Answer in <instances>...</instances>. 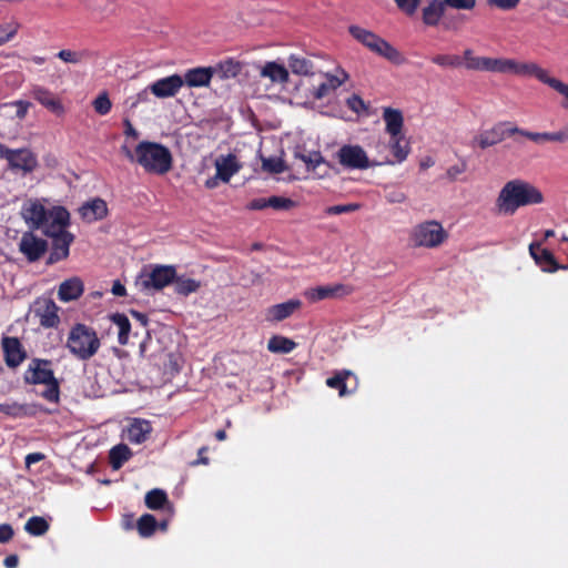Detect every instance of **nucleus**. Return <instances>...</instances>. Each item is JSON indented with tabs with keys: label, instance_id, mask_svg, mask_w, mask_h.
<instances>
[{
	"label": "nucleus",
	"instance_id": "nucleus-1",
	"mask_svg": "<svg viewBox=\"0 0 568 568\" xmlns=\"http://www.w3.org/2000/svg\"><path fill=\"white\" fill-rule=\"evenodd\" d=\"M542 202L544 195L538 187L525 180L514 179L499 191L496 207L499 214L514 215L519 207Z\"/></svg>",
	"mask_w": 568,
	"mask_h": 568
},
{
	"label": "nucleus",
	"instance_id": "nucleus-2",
	"mask_svg": "<svg viewBox=\"0 0 568 568\" xmlns=\"http://www.w3.org/2000/svg\"><path fill=\"white\" fill-rule=\"evenodd\" d=\"M123 150L126 156L135 160L146 173L164 175L172 169V153L161 143L142 141L135 146L134 154L125 146Z\"/></svg>",
	"mask_w": 568,
	"mask_h": 568
},
{
	"label": "nucleus",
	"instance_id": "nucleus-3",
	"mask_svg": "<svg viewBox=\"0 0 568 568\" xmlns=\"http://www.w3.org/2000/svg\"><path fill=\"white\" fill-rule=\"evenodd\" d=\"M26 384H43L47 388L41 396L50 403H58L60 397V384L55 378L52 362L43 358H32L23 375Z\"/></svg>",
	"mask_w": 568,
	"mask_h": 568
},
{
	"label": "nucleus",
	"instance_id": "nucleus-4",
	"mask_svg": "<svg viewBox=\"0 0 568 568\" xmlns=\"http://www.w3.org/2000/svg\"><path fill=\"white\" fill-rule=\"evenodd\" d=\"M65 347L77 359L89 361L99 352L101 341L92 327L77 323L69 332Z\"/></svg>",
	"mask_w": 568,
	"mask_h": 568
},
{
	"label": "nucleus",
	"instance_id": "nucleus-5",
	"mask_svg": "<svg viewBox=\"0 0 568 568\" xmlns=\"http://www.w3.org/2000/svg\"><path fill=\"white\" fill-rule=\"evenodd\" d=\"M351 36L375 54L385 58L389 62L399 65L405 62L403 54L388 41L378 34L359 26L348 28Z\"/></svg>",
	"mask_w": 568,
	"mask_h": 568
},
{
	"label": "nucleus",
	"instance_id": "nucleus-6",
	"mask_svg": "<svg viewBox=\"0 0 568 568\" xmlns=\"http://www.w3.org/2000/svg\"><path fill=\"white\" fill-rule=\"evenodd\" d=\"M500 73L535 78L551 89L557 81V78L550 77L546 69L531 61L521 62L503 58Z\"/></svg>",
	"mask_w": 568,
	"mask_h": 568
},
{
	"label": "nucleus",
	"instance_id": "nucleus-7",
	"mask_svg": "<svg viewBox=\"0 0 568 568\" xmlns=\"http://www.w3.org/2000/svg\"><path fill=\"white\" fill-rule=\"evenodd\" d=\"M341 165L349 170H366L381 163L369 161L365 150L358 144H345L336 153Z\"/></svg>",
	"mask_w": 568,
	"mask_h": 568
},
{
	"label": "nucleus",
	"instance_id": "nucleus-8",
	"mask_svg": "<svg viewBox=\"0 0 568 568\" xmlns=\"http://www.w3.org/2000/svg\"><path fill=\"white\" fill-rule=\"evenodd\" d=\"M0 158L8 161V168L11 171L32 172L37 165V156L28 149H9L0 143Z\"/></svg>",
	"mask_w": 568,
	"mask_h": 568
},
{
	"label": "nucleus",
	"instance_id": "nucleus-9",
	"mask_svg": "<svg viewBox=\"0 0 568 568\" xmlns=\"http://www.w3.org/2000/svg\"><path fill=\"white\" fill-rule=\"evenodd\" d=\"M519 128L509 121L496 123L491 129L485 130L474 138L473 145H478L485 150L489 146L496 145L504 141L506 138L518 134Z\"/></svg>",
	"mask_w": 568,
	"mask_h": 568
},
{
	"label": "nucleus",
	"instance_id": "nucleus-10",
	"mask_svg": "<svg viewBox=\"0 0 568 568\" xmlns=\"http://www.w3.org/2000/svg\"><path fill=\"white\" fill-rule=\"evenodd\" d=\"M447 237L443 226L436 221H429L417 225L413 233L415 245L435 247Z\"/></svg>",
	"mask_w": 568,
	"mask_h": 568
},
{
	"label": "nucleus",
	"instance_id": "nucleus-11",
	"mask_svg": "<svg viewBox=\"0 0 568 568\" xmlns=\"http://www.w3.org/2000/svg\"><path fill=\"white\" fill-rule=\"evenodd\" d=\"M18 247L29 263H34L47 253L48 242L38 237L33 231H27L22 233Z\"/></svg>",
	"mask_w": 568,
	"mask_h": 568
},
{
	"label": "nucleus",
	"instance_id": "nucleus-12",
	"mask_svg": "<svg viewBox=\"0 0 568 568\" xmlns=\"http://www.w3.org/2000/svg\"><path fill=\"white\" fill-rule=\"evenodd\" d=\"M175 267L171 265H156L148 273H142L141 285L143 288L162 290L175 278Z\"/></svg>",
	"mask_w": 568,
	"mask_h": 568
},
{
	"label": "nucleus",
	"instance_id": "nucleus-13",
	"mask_svg": "<svg viewBox=\"0 0 568 568\" xmlns=\"http://www.w3.org/2000/svg\"><path fill=\"white\" fill-rule=\"evenodd\" d=\"M70 225V214L62 207L58 206L51 210L48 222L40 229L49 239H55L62 234H69L67 227Z\"/></svg>",
	"mask_w": 568,
	"mask_h": 568
},
{
	"label": "nucleus",
	"instance_id": "nucleus-14",
	"mask_svg": "<svg viewBox=\"0 0 568 568\" xmlns=\"http://www.w3.org/2000/svg\"><path fill=\"white\" fill-rule=\"evenodd\" d=\"M59 307L53 300L47 297L37 298L33 305V314L39 318L41 326L45 328L57 327L60 323Z\"/></svg>",
	"mask_w": 568,
	"mask_h": 568
},
{
	"label": "nucleus",
	"instance_id": "nucleus-15",
	"mask_svg": "<svg viewBox=\"0 0 568 568\" xmlns=\"http://www.w3.org/2000/svg\"><path fill=\"white\" fill-rule=\"evenodd\" d=\"M51 210H47L39 201H29L21 209L22 219L29 231L40 230L48 222Z\"/></svg>",
	"mask_w": 568,
	"mask_h": 568
},
{
	"label": "nucleus",
	"instance_id": "nucleus-16",
	"mask_svg": "<svg viewBox=\"0 0 568 568\" xmlns=\"http://www.w3.org/2000/svg\"><path fill=\"white\" fill-rule=\"evenodd\" d=\"M184 85V80L180 74H172L156 80L148 89L160 99L174 97Z\"/></svg>",
	"mask_w": 568,
	"mask_h": 568
},
{
	"label": "nucleus",
	"instance_id": "nucleus-17",
	"mask_svg": "<svg viewBox=\"0 0 568 568\" xmlns=\"http://www.w3.org/2000/svg\"><path fill=\"white\" fill-rule=\"evenodd\" d=\"M464 61L467 70L500 73L503 58L475 57L470 49H466Z\"/></svg>",
	"mask_w": 568,
	"mask_h": 568
},
{
	"label": "nucleus",
	"instance_id": "nucleus-18",
	"mask_svg": "<svg viewBox=\"0 0 568 568\" xmlns=\"http://www.w3.org/2000/svg\"><path fill=\"white\" fill-rule=\"evenodd\" d=\"M529 253L530 256L534 258L536 264L544 271V272H556L560 268L566 270L567 266L560 265L554 254L548 250L541 246V243L539 242H532L529 245Z\"/></svg>",
	"mask_w": 568,
	"mask_h": 568
},
{
	"label": "nucleus",
	"instance_id": "nucleus-19",
	"mask_svg": "<svg viewBox=\"0 0 568 568\" xmlns=\"http://www.w3.org/2000/svg\"><path fill=\"white\" fill-rule=\"evenodd\" d=\"M31 97L51 113L60 116L64 113L61 100L49 89L42 85H33Z\"/></svg>",
	"mask_w": 568,
	"mask_h": 568
},
{
	"label": "nucleus",
	"instance_id": "nucleus-20",
	"mask_svg": "<svg viewBox=\"0 0 568 568\" xmlns=\"http://www.w3.org/2000/svg\"><path fill=\"white\" fill-rule=\"evenodd\" d=\"M2 349L8 367H18L27 357V353L18 337H2Z\"/></svg>",
	"mask_w": 568,
	"mask_h": 568
},
{
	"label": "nucleus",
	"instance_id": "nucleus-21",
	"mask_svg": "<svg viewBox=\"0 0 568 568\" xmlns=\"http://www.w3.org/2000/svg\"><path fill=\"white\" fill-rule=\"evenodd\" d=\"M74 241V235L72 233L62 234L55 239L51 240V248L49 256L45 261L47 265H53L61 261H64L70 255V246Z\"/></svg>",
	"mask_w": 568,
	"mask_h": 568
},
{
	"label": "nucleus",
	"instance_id": "nucleus-22",
	"mask_svg": "<svg viewBox=\"0 0 568 568\" xmlns=\"http://www.w3.org/2000/svg\"><path fill=\"white\" fill-rule=\"evenodd\" d=\"M215 179H220L222 182L227 183L231 178L242 169V164L237 161L235 154L229 153L227 155H220L215 160Z\"/></svg>",
	"mask_w": 568,
	"mask_h": 568
},
{
	"label": "nucleus",
	"instance_id": "nucleus-23",
	"mask_svg": "<svg viewBox=\"0 0 568 568\" xmlns=\"http://www.w3.org/2000/svg\"><path fill=\"white\" fill-rule=\"evenodd\" d=\"M302 302L300 300H288L284 303L272 305L265 312V320L272 323L284 321L300 310Z\"/></svg>",
	"mask_w": 568,
	"mask_h": 568
},
{
	"label": "nucleus",
	"instance_id": "nucleus-24",
	"mask_svg": "<svg viewBox=\"0 0 568 568\" xmlns=\"http://www.w3.org/2000/svg\"><path fill=\"white\" fill-rule=\"evenodd\" d=\"M214 74V69L211 67H197L189 69L182 77L184 84L190 88L207 87Z\"/></svg>",
	"mask_w": 568,
	"mask_h": 568
},
{
	"label": "nucleus",
	"instance_id": "nucleus-25",
	"mask_svg": "<svg viewBox=\"0 0 568 568\" xmlns=\"http://www.w3.org/2000/svg\"><path fill=\"white\" fill-rule=\"evenodd\" d=\"M152 429L149 420L134 419L128 427L126 438L132 444H142L149 438Z\"/></svg>",
	"mask_w": 568,
	"mask_h": 568
},
{
	"label": "nucleus",
	"instance_id": "nucleus-26",
	"mask_svg": "<svg viewBox=\"0 0 568 568\" xmlns=\"http://www.w3.org/2000/svg\"><path fill=\"white\" fill-rule=\"evenodd\" d=\"M383 120L385 122V131L389 136L402 134L404 118L400 110L386 106L383 109Z\"/></svg>",
	"mask_w": 568,
	"mask_h": 568
},
{
	"label": "nucleus",
	"instance_id": "nucleus-27",
	"mask_svg": "<svg viewBox=\"0 0 568 568\" xmlns=\"http://www.w3.org/2000/svg\"><path fill=\"white\" fill-rule=\"evenodd\" d=\"M83 290V282L79 277H72L60 284L58 296L62 302H70L79 298Z\"/></svg>",
	"mask_w": 568,
	"mask_h": 568
},
{
	"label": "nucleus",
	"instance_id": "nucleus-28",
	"mask_svg": "<svg viewBox=\"0 0 568 568\" xmlns=\"http://www.w3.org/2000/svg\"><path fill=\"white\" fill-rule=\"evenodd\" d=\"M80 213L88 221L102 220L108 214V206L104 200L98 197L84 203L80 209Z\"/></svg>",
	"mask_w": 568,
	"mask_h": 568
},
{
	"label": "nucleus",
	"instance_id": "nucleus-29",
	"mask_svg": "<svg viewBox=\"0 0 568 568\" xmlns=\"http://www.w3.org/2000/svg\"><path fill=\"white\" fill-rule=\"evenodd\" d=\"M351 377H355L354 374L348 369H342L336 372L333 376L326 379V385L329 388L337 389L341 397L347 396L353 393L352 389L347 388V381Z\"/></svg>",
	"mask_w": 568,
	"mask_h": 568
},
{
	"label": "nucleus",
	"instance_id": "nucleus-30",
	"mask_svg": "<svg viewBox=\"0 0 568 568\" xmlns=\"http://www.w3.org/2000/svg\"><path fill=\"white\" fill-rule=\"evenodd\" d=\"M388 146L396 163L404 162L410 153L409 142L405 139L403 133L396 136H389Z\"/></svg>",
	"mask_w": 568,
	"mask_h": 568
},
{
	"label": "nucleus",
	"instance_id": "nucleus-31",
	"mask_svg": "<svg viewBox=\"0 0 568 568\" xmlns=\"http://www.w3.org/2000/svg\"><path fill=\"white\" fill-rule=\"evenodd\" d=\"M343 288L344 286L341 284L334 286H317L305 291L304 295L310 302L316 303L336 296Z\"/></svg>",
	"mask_w": 568,
	"mask_h": 568
},
{
	"label": "nucleus",
	"instance_id": "nucleus-32",
	"mask_svg": "<svg viewBox=\"0 0 568 568\" xmlns=\"http://www.w3.org/2000/svg\"><path fill=\"white\" fill-rule=\"evenodd\" d=\"M447 4L445 0L438 1L433 0L426 8L423 10V21L427 26H437L440 18L445 12V8Z\"/></svg>",
	"mask_w": 568,
	"mask_h": 568
},
{
	"label": "nucleus",
	"instance_id": "nucleus-33",
	"mask_svg": "<svg viewBox=\"0 0 568 568\" xmlns=\"http://www.w3.org/2000/svg\"><path fill=\"white\" fill-rule=\"evenodd\" d=\"M296 343L282 335H273L267 343V349L274 354H288L296 347Z\"/></svg>",
	"mask_w": 568,
	"mask_h": 568
},
{
	"label": "nucleus",
	"instance_id": "nucleus-34",
	"mask_svg": "<svg viewBox=\"0 0 568 568\" xmlns=\"http://www.w3.org/2000/svg\"><path fill=\"white\" fill-rule=\"evenodd\" d=\"M94 57V53L88 49L73 51L70 49H62L57 53V58L65 63L79 64L88 61Z\"/></svg>",
	"mask_w": 568,
	"mask_h": 568
},
{
	"label": "nucleus",
	"instance_id": "nucleus-35",
	"mask_svg": "<svg viewBox=\"0 0 568 568\" xmlns=\"http://www.w3.org/2000/svg\"><path fill=\"white\" fill-rule=\"evenodd\" d=\"M261 74L270 78L273 82L285 83L288 81V71L284 65L276 62H267L263 67Z\"/></svg>",
	"mask_w": 568,
	"mask_h": 568
},
{
	"label": "nucleus",
	"instance_id": "nucleus-36",
	"mask_svg": "<svg viewBox=\"0 0 568 568\" xmlns=\"http://www.w3.org/2000/svg\"><path fill=\"white\" fill-rule=\"evenodd\" d=\"M132 453L124 444H119L111 448L109 460L113 469H120L123 464L130 459Z\"/></svg>",
	"mask_w": 568,
	"mask_h": 568
},
{
	"label": "nucleus",
	"instance_id": "nucleus-37",
	"mask_svg": "<svg viewBox=\"0 0 568 568\" xmlns=\"http://www.w3.org/2000/svg\"><path fill=\"white\" fill-rule=\"evenodd\" d=\"M174 291L183 296H187L191 293L196 292L201 287V283L194 278L185 276H176L173 281Z\"/></svg>",
	"mask_w": 568,
	"mask_h": 568
},
{
	"label": "nucleus",
	"instance_id": "nucleus-38",
	"mask_svg": "<svg viewBox=\"0 0 568 568\" xmlns=\"http://www.w3.org/2000/svg\"><path fill=\"white\" fill-rule=\"evenodd\" d=\"M135 526L139 535L143 538H148L153 536L156 531L158 521L153 515L144 514L138 519Z\"/></svg>",
	"mask_w": 568,
	"mask_h": 568
},
{
	"label": "nucleus",
	"instance_id": "nucleus-39",
	"mask_svg": "<svg viewBox=\"0 0 568 568\" xmlns=\"http://www.w3.org/2000/svg\"><path fill=\"white\" fill-rule=\"evenodd\" d=\"M112 322L119 327L118 342L120 345H126L131 331V323L126 315L115 313L111 317Z\"/></svg>",
	"mask_w": 568,
	"mask_h": 568
},
{
	"label": "nucleus",
	"instance_id": "nucleus-40",
	"mask_svg": "<svg viewBox=\"0 0 568 568\" xmlns=\"http://www.w3.org/2000/svg\"><path fill=\"white\" fill-rule=\"evenodd\" d=\"M288 65L294 74L308 75L313 73V63L304 57L292 54L288 58Z\"/></svg>",
	"mask_w": 568,
	"mask_h": 568
},
{
	"label": "nucleus",
	"instance_id": "nucleus-41",
	"mask_svg": "<svg viewBox=\"0 0 568 568\" xmlns=\"http://www.w3.org/2000/svg\"><path fill=\"white\" fill-rule=\"evenodd\" d=\"M145 506L149 509L158 510L164 507L168 504V495L164 490L154 488L146 493L145 495Z\"/></svg>",
	"mask_w": 568,
	"mask_h": 568
},
{
	"label": "nucleus",
	"instance_id": "nucleus-42",
	"mask_svg": "<svg viewBox=\"0 0 568 568\" xmlns=\"http://www.w3.org/2000/svg\"><path fill=\"white\" fill-rule=\"evenodd\" d=\"M49 523L40 516H33L28 519L24 525V529L32 536H42L49 530Z\"/></svg>",
	"mask_w": 568,
	"mask_h": 568
},
{
	"label": "nucleus",
	"instance_id": "nucleus-43",
	"mask_svg": "<svg viewBox=\"0 0 568 568\" xmlns=\"http://www.w3.org/2000/svg\"><path fill=\"white\" fill-rule=\"evenodd\" d=\"M241 70V62L235 61L233 59L222 61L217 65V71L221 73V78L223 79L235 78L240 74Z\"/></svg>",
	"mask_w": 568,
	"mask_h": 568
},
{
	"label": "nucleus",
	"instance_id": "nucleus-44",
	"mask_svg": "<svg viewBox=\"0 0 568 568\" xmlns=\"http://www.w3.org/2000/svg\"><path fill=\"white\" fill-rule=\"evenodd\" d=\"M20 29V23L11 20L0 24V47L16 37Z\"/></svg>",
	"mask_w": 568,
	"mask_h": 568
},
{
	"label": "nucleus",
	"instance_id": "nucleus-45",
	"mask_svg": "<svg viewBox=\"0 0 568 568\" xmlns=\"http://www.w3.org/2000/svg\"><path fill=\"white\" fill-rule=\"evenodd\" d=\"M432 62L443 68H459L463 64L462 58L457 54H436Z\"/></svg>",
	"mask_w": 568,
	"mask_h": 568
},
{
	"label": "nucleus",
	"instance_id": "nucleus-46",
	"mask_svg": "<svg viewBox=\"0 0 568 568\" xmlns=\"http://www.w3.org/2000/svg\"><path fill=\"white\" fill-rule=\"evenodd\" d=\"M262 169L266 172L278 174L286 169L284 161L276 156L265 158L262 160Z\"/></svg>",
	"mask_w": 568,
	"mask_h": 568
},
{
	"label": "nucleus",
	"instance_id": "nucleus-47",
	"mask_svg": "<svg viewBox=\"0 0 568 568\" xmlns=\"http://www.w3.org/2000/svg\"><path fill=\"white\" fill-rule=\"evenodd\" d=\"M93 108L100 115H105L111 111L112 103L106 92L99 94L93 101Z\"/></svg>",
	"mask_w": 568,
	"mask_h": 568
},
{
	"label": "nucleus",
	"instance_id": "nucleus-48",
	"mask_svg": "<svg viewBox=\"0 0 568 568\" xmlns=\"http://www.w3.org/2000/svg\"><path fill=\"white\" fill-rule=\"evenodd\" d=\"M295 206V202L288 197L283 196H271L268 197V207L277 211H287Z\"/></svg>",
	"mask_w": 568,
	"mask_h": 568
},
{
	"label": "nucleus",
	"instance_id": "nucleus-49",
	"mask_svg": "<svg viewBox=\"0 0 568 568\" xmlns=\"http://www.w3.org/2000/svg\"><path fill=\"white\" fill-rule=\"evenodd\" d=\"M359 209V204L356 203H349V204H338L328 206L325 212L328 215H339L345 213H351L354 211H357Z\"/></svg>",
	"mask_w": 568,
	"mask_h": 568
},
{
	"label": "nucleus",
	"instance_id": "nucleus-50",
	"mask_svg": "<svg viewBox=\"0 0 568 568\" xmlns=\"http://www.w3.org/2000/svg\"><path fill=\"white\" fill-rule=\"evenodd\" d=\"M518 134L536 142V143H544V142H550L549 141V132H530L524 129L519 128Z\"/></svg>",
	"mask_w": 568,
	"mask_h": 568
},
{
	"label": "nucleus",
	"instance_id": "nucleus-51",
	"mask_svg": "<svg viewBox=\"0 0 568 568\" xmlns=\"http://www.w3.org/2000/svg\"><path fill=\"white\" fill-rule=\"evenodd\" d=\"M346 105L348 106V109H351L352 111H354L357 114L363 112V111H365L367 109V106L365 105L364 100L359 95H357V94H352L346 100Z\"/></svg>",
	"mask_w": 568,
	"mask_h": 568
},
{
	"label": "nucleus",
	"instance_id": "nucleus-52",
	"mask_svg": "<svg viewBox=\"0 0 568 568\" xmlns=\"http://www.w3.org/2000/svg\"><path fill=\"white\" fill-rule=\"evenodd\" d=\"M23 406L18 403H0V413L17 417L21 415Z\"/></svg>",
	"mask_w": 568,
	"mask_h": 568
},
{
	"label": "nucleus",
	"instance_id": "nucleus-53",
	"mask_svg": "<svg viewBox=\"0 0 568 568\" xmlns=\"http://www.w3.org/2000/svg\"><path fill=\"white\" fill-rule=\"evenodd\" d=\"M447 7L457 10H471L476 6V0H445Z\"/></svg>",
	"mask_w": 568,
	"mask_h": 568
},
{
	"label": "nucleus",
	"instance_id": "nucleus-54",
	"mask_svg": "<svg viewBox=\"0 0 568 568\" xmlns=\"http://www.w3.org/2000/svg\"><path fill=\"white\" fill-rule=\"evenodd\" d=\"M342 74H343V78H338V77L333 75V74H326L325 84L328 85L331 91H333V90L337 89L338 87H341L348 79V74L346 72L343 71Z\"/></svg>",
	"mask_w": 568,
	"mask_h": 568
},
{
	"label": "nucleus",
	"instance_id": "nucleus-55",
	"mask_svg": "<svg viewBox=\"0 0 568 568\" xmlns=\"http://www.w3.org/2000/svg\"><path fill=\"white\" fill-rule=\"evenodd\" d=\"M302 159L307 164V168L312 170H315L321 163H324V159L320 152H314L308 156L303 155Z\"/></svg>",
	"mask_w": 568,
	"mask_h": 568
},
{
	"label": "nucleus",
	"instance_id": "nucleus-56",
	"mask_svg": "<svg viewBox=\"0 0 568 568\" xmlns=\"http://www.w3.org/2000/svg\"><path fill=\"white\" fill-rule=\"evenodd\" d=\"M12 105H14L17 108L16 116L18 119L22 120L27 116V113L31 106V103L29 101L18 100V101L12 102Z\"/></svg>",
	"mask_w": 568,
	"mask_h": 568
},
{
	"label": "nucleus",
	"instance_id": "nucleus-57",
	"mask_svg": "<svg viewBox=\"0 0 568 568\" xmlns=\"http://www.w3.org/2000/svg\"><path fill=\"white\" fill-rule=\"evenodd\" d=\"M552 89L565 98V101L561 102V106L568 109V84L557 79Z\"/></svg>",
	"mask_w": 568,
	"mask_h": 568
},
{
	"label": "nucleus",
	"instance_id": "nucleus-58",
	"mask_svg": "<svg viewBox=\"0 0 568 568\" xmlns=\"http://www.w3.org/2000/svg\"><path fill=\"white\" fill-rule=\"evenodd\" d=\"M395 2L397 7L404 10L407 14H413L419 4L417 0H395Z\"/></svg>",
	"mask_w": 568,
	"mask_h": 568
},
{
	"label": "nucleus",
	"instance_id": "nucleus-59",
	"mask_svg": "<svg viewBox=\"0 0 568 568\" xmlns=\"http://www.w3.org/2000/svg\"><path fill=\"white\" fill-rule=\"evenodd\" d=\"M519 1L520 0H488V3L501 10H511L518 6Z\"/></svg>",
	"mask_w": 568,
	"mask_h": 568
},
{
	"label": "nucleus",
	"instance_id": "nucleus-60",
	"mask_svg": "<svg viewBox=\"0 0 568 568\" xmlns=\"http://www.w3.org/2000/svg\"><path fill=\"white\" fill-rule=\"evenodd\" d=\"M13 528L9 524L0 525V542L6 544L10 541L13 537Z\"/></svg>",
	"mask_w": 568,
	"mask_h": 568
},
{
	"label": "nucleus",
	"instance_id": "nucleus-61",
	"mask_svg": "<svg viewBox=\"0 0 568 568\" xmlns=\"http://www.w3.org/2000/svg\"><path fill=\"white\" fill-rule=\"evenodd\" d=\"M207 453V447L206 446H203L199 449L197 452V458L195 460H192L190 463V465L192 467H195V466H199V465H209L210 463V459L209 457L205 455Z\"/></svg>",
	"mask_w": 568,
	"mask_h": 568
},
{
	"label": "nucleus",
	"instance_id": "nucleus-62",
	"mask_svg": "<svg viewBox=\"0 0 568 568\" xmlns=\"http://www.w3.org/2000/svg\"><path fill=\"white\" fill-rule=\"evenodd\" d=\"M549 141L565 143L568 141V128L559 130L557 132H549Z\"/></svg>",
	"mask_w": 568,
	"mask_h": 568
},
{
	"label": "nucleus",
	"instance_id": "nucleus-63",
	"mask_svg": "<svg viewBox=\"0 0 568 568\" xmlns=\"http://www.w3.org/2000/svg\"><path fill=\"white\" fill-rule=\"evenodd\" d=\"M268 207V199H265V197H256V199H253L248 204H247V209L248 210H252V211H258V210H264Z\"/></svg>",
	"mask_w": 568,
	"mask_h": 568
},
{
	"label": "nucleus",
	"instance_id": "nucleus-64",
	"mask_svg": "<svg viewBox=\"0 0 568 568\" xmlns=\"http://www.w3.org/2000/svg\"><path fill=\"white\" fill-rule=\"evenodd\" d=\"M466 171V164L462 163L460 165H453L447 169L446 175L450 181H455L458 175Z\"/></svg>",
	"mask_w": 568,
	"mask_h": 568
}]
</instances>
